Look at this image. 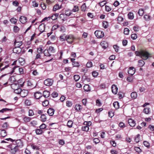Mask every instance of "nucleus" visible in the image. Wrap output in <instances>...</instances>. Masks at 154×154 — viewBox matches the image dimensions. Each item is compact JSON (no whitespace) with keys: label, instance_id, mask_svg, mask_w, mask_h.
<instances>
[{"label":"nucleus","instance_id":"f257e3e1","mask_svg":"<svg viewBox=\"0 0 154 154\" xmlns=\"http://www.w3.org/2000/svg\"><path fill=\"white\" fill-rule=\"evenodd\" d=\"M149 54L147 51H141L140 57L144 60H147L149 56Z\"/></svg>","mask_w":154,"mask_h":154},{"label":"nucleus","instance_id":"f03ea898","mask_svg":"<svg viewBox=\"0 0 154 154\" xmlns=\"http://www.w3.org/2000/svg\"><path fill=\"white\" fill-rule=\"evenodd\" d=\"M94 34L98 38H101L104 36V32L100 31H96L94 32Z\"/></svg>","mask_w":154,"mask_h":154},{"label":"nucleus","instance_id":"7ed1b4c3","mask_svg":"<svg viewBox=\"0 0 154 154\" xmlns=\"http://www.w3.org/2000/svg\"><path fill=\"white\" fill-rule=\"evenodd\" d=\"M75 39V38L73 35H69L67 36L66 41L68 43L71 44L73 42V41Z\"/></svg>","mask_w":154,"mask_h":154},{"label":"nucleus","instance_id":"20e7f679","mask_svg":"<svg viewBox=\"0 0 154 154\" xmlns=\"http://www.w3.org/2000/svg\"><path fill=\"white\" fill-rule=\"evenodd\" d=\"M53 83V80L51 79H48L44 82L45 85L46 86H50L52 85Z\"/></svg>","mask_w":154,"mask_h":154},{"label":"nucleus","instance_id":"39448f33","mask_svg":"<svg viewBox=\"0 0 154 154\" xmlns=\"http://www.w3.org/2000/svg\"><path fill=\"white\" fill-rule=\"evenodd\" d=\"M11 152L13 154L15 153L18 149V148L16 146H11Z\"/></svg>","mask_w":154,"mask_h":154},{"label":"nucleus","instance_id":"423d86ee","mask_svg":"<svg viewBox=\"0 0 154 154\" xmlns=\"http://www.w3.org/2000/svg\"><path fill=\"white\" fill-rule=\"evenodd\" d=\"M28 93V91L27 90H21L20 95L21 97H25L27 95Z\"/></svg>","mask_w":154,"mask_h":154},{"label":"nucleus","instance_id":"0eeeda50","mask_svg":"<svg viewBox=\"0 0 154 154\" xmlns=\"http://www.w3.org/2000/svg\"><path fill=\"white\" fill-rule=\"evenodd\" d=\"M35 97L38 99L42 97V94L39 91H37L34 93Z\"/></svg>","mask_w":154,"mask_h":154},{"label":"nucleus","instance_id":"6e6552de","mask_svg":"<svg viewBox=\"0 0 154 154\" xmlns=\"http://www.w3.org/2000/svg\"><path fill=\"white\" fill-rule=\"evenodd\" d=\"M16 146L21 148L23 146V142L20 140H17L16 141Z\"/></svg>","mask_w":154,"mask_h":154},{"label":"nucleus","instance_id":"1a4fd4ad","mask_svg":"<svg viewBox=\"0 0 154 154\" xmlns=\"http://www.w3.org/2000/svg\"><path fill=\"white\" fill-rule=\"evenodd\" d=\"M111 88L112 92L115 94H116L117 93L118 90V88L116 86L114 85H112Z\"/></svg>","mask_w":154,"mask_h":154},{"label":"nucleus","instance_id":"9d476101","mask_svg":"<svg viewBox=\"0 0 154 154\" xmlns=\"http://www.w3.org/2000/svg\"><path fill=\"white\" fill-rule=\"evenodd\" d=\"M128 122L129 125L131 127H134L135 125V122L132 119H129L128 120Z\"/></svg>","mask_w":154,"mask_h":154},{"label":"nucleus","instance_id":"9b49d317","mask_svg":"<svg viewBox=\"0 0 154 154\" xmlns=\"http://www.w3.org/2000/svg\"><path fill=\"white\" fill-rule=\"evenodd\" d=\"M135 68H129V69L128 70V74L132 75H133L135 71Z\"/></svg>","mask_w":154,"mask_h":154},{"label":"nucleus","instance_id":"f8f14e48","mask_svg":"<svg viewBox=\"0 0 154 154\" xmlns=\"http://www.w3.org/2000/svg\"><path fill=\"white\" fill-rule=\"evenodd\" d=\"M54 109L52 108L49 109L47 112V113L50 116H52L54 114Z\"/></svg>","mask_w":154,"mask_h":154},{"label":"nucleus","instance_id":"ddd939ff","mask_svg":"<svg viewBox=\"0 0 154 154\" xmlns=\"http://www.w3.org/2000/svg\"><path fill=\"white\" fill-rule=\"evenodd\" d=\"M27 18L24 16H21L20 18V21L23 24L26 22Z\"/></svg>","mask_w":154,"mask_h":154},{"label":"nucleus","instance_id":"4468645a","mask_svg":"<svg viewBox=\"0 0 154 154\" xmlns=\"http://www.w3.org/2000/svg\"><path fill=\"white\" fill-rule=\"evenodd\" d=\"M21 51V49L20 47H15L13 50L14 53L16 54L19 53Z\"/></svg>","mask_w":154,"mask_h":154},{"label":"nucleus","instance_id":"2eb2a0df","mask_svg":"<svg viewBox=\"0 0 154 154\" xmlns=\"http://www.w3.org/2000/svg\"><path fill=\"white\" fill-rule=\"evenodd\" d=\"M100 45L102 46V48L104 49H106L108 46V44L107 43L106 41H103L102 42Z\"/></svg>","mask_w":154,"mask_h":154},{"label":"nucleus","instance_id":"dca6fc26","mask_svg":"<svg viewBox=\"0 0 154 154\" xmlns=\"http://www.w3.org/2000/svg\"><path fill=\"white\" fill-rule=\"evenodd\" d=\"M40 120L42 122L46 121L47 120V117L46 115L42 114L40 117Z\"/></svg>","mask_w":154,"mask_h":154},{"label":"nucleus","instance_id":"f3484780","mask_svg":"<svg viewBox=\"0 0 154 154\" xmlns=\"http://www.w3.org/2000/svg\"><path fill=\"white\" fill-rule=\"evenodd\" d=\"M11 87L14 90V91L16 89H17V88H18L19 87V84L14 83L11 84Z\"/></svg>","mask_w":154,"mask_h":154},{"label":"nucleus","instance_id":"a211bd4d","mask_svg":"<svg viewBox=\"0 0 154 154\" xmlns=\"http://www.w3.org/2000/svg\"><path fill=\"white\" fill-rule=\"evenodd\" d=\"M23 43L22 42H16L15 41L14 42L15 47H20L23 44Z\"/></svg>","mask_w":154,"mask_h":154},{"label":"nucleus","instance_id":"6ab92c4d","mask_svg":"<svg viewBox=\"0 0 154 154\" xmlns=\"http://www.w3.org/2000/svg\"><path fill=\"white\" fill-rule=\"evenodd\" d=\"M43 95L45 97H48L49 96V92L47 91H45L43 92Z\"/></svg>","mask_w":154,"mask_h":154},{"label":"nucleus","instance_id":"aec40b11","mask_svg":"<svg viewBox=\"0 0 154 154\" xmlns=\"http://www.w3.org/2000/svg\"><path fill=\"white\" fill-rule=\"evenodd\" d=\"M0 135L2 137H5L7 135L5 129L2 130L0 133Z\"/></svg>","mask_w":154,"mask_h":154},{"label":"nucleus","instance_id":"412c9836","mask_svg":"<svg viewBox=\"0 0 154 154\" xmlns=\"http://www.w3.org/2000/svg\"><path fill=\"white\" fill-rule=\"evenodd\" d=\"M67 36L66 35H65L64 34H62L60 36V40L62 41H65L66 39V40Z\"/></svg>","mask_w":154,"mask_h":154},{"label":"nucleus","instance_id":"4be33fe9","mask_svg":"<svg viewBox=\"0 0 154 154\" xmlns=\"http://www.w3.org/2000/svg\"><path fill=\"white\" fill-rule=\"evenodd\" d=\"M84 89L85 91L87 92L91 90L90 87L88 85H86L84 86Z\"/></svg>","mask_w":154,"mask_h":154},{"label":"nucleus","instance_id":"5701e85b","mask_svg":"<svg viewBox=\"0 0 154 154\" xmlns=\"http://www.w3.org/2000/svg\"><path fill=\"white\" fill-rule=\"evenodd\" d=\"M131 96L132 98L135 99L137 97V94L135 92H132L131 94Z\"/></svg>","mask_w":154,"mask_h":154},{"label":"nucleus","instance_id":"b1692460","mask_svg":"<svg viewBox=\"0 0 154 154\" xmlns=\"http://www.w3.org/2000/svg\"><path fill=\"white\" fill-rule=\"evenodd\" d=\"M144 64L145 63L143 60H140L138 61V66L139 67H142Z\"/></svg>","mask_w":154,"mask_h":154},{"label":"nucleus","instance_id":"393cba45","mask_svg":"<svg viewBox=\"0 0 154 154\" xmlns=\"http://www.w3.org/2000/svg\"><path fill=\"white\" fill-rule=\"evenodd\" d=\"M38 29H39L41 33L43 32L45 30V26L41 24L38 27Z\"/></svg>","mask_w":154,"mask_h":154},{"label":"nucleus","instance_id":"a878e982","mask_svg":"<svg viewBox=\"0 0 154 154\" xmlns=\"http://www.w3.org/2000/svg\"><path fill=\"white\" fill-rule=\"evenodd\" d=\"M61 8V6H60L58 4H56L55 5L53 8V11H56L57 10Z\"/></svg>","mask_w":154,"mask_h":154},{"label":"nucleus","instance_id":"bb28decb","mask_svg":"<svg viewBox=\"0 0 154 154\" xmlns=\"http://www.w3.org/2000/svg\"><path fill=\"white\" fill-rule=\"evenodd\" d=\"M31 120V118L28 116H26L23 118V120L26 123L29 122Z\"/></svg>","mask_w":154,"mask_h":154},{"label":"nucleus","instance_id":"cd10ccee","mask_svg":"<svg viewBox=\"0 0 154 154\" xmlns=\"http://www.w3.org/2000/svg\"><path fill=\"white\" fill-rule=\"evenodd\" d=\"M73 124V122L72 121H68L67 122V125L69 128H72Z\"/></svg>","mask_w":154,"mask_h":154},{"label":"nucleus","instance_id":"c85d7f7f","mask_svg":"<svg viewBox=\"0 0 154 154\" xmlns=\"http://www.w3.org/2000/svg\"><path fill=\"white\" fill-rule=\"evenodd\" d=\"M82 108V106L80 104H76L75 107V109L77 111H79Z\"/></svg>","mask_w":154,"mask_h":154},{"label":"nucleus","instance_id":"c756f323","mask_svg":"<svg viewBox=\"0 0 154 154\" xmlns=\"http://www.w3.org/2000/svg\"><path fill=\"white\" fill-rule=\"evenodd\" d=\"M140 134H137L134 138V141L136 143H138L140 141Z\"/></svg>","mask_w":154,"mask_h":154},{"label":"nucleus","instance_id":"7c9ffc66","mask_svg":"<svg viewBox=\"0 0 154 154\" xmlns=\"http://www.w3.org/2000/svg\"><path fill=\"white\" fill-rule=\"evenodd\" d=\"M35 132L37 134H41L43 132V131L41 129H37L35 130Z\"/></svg>","mask_w":154,"mask_h":154},{"label":"nucleus","instance_id":"2f4dec72","mask_svg":"<svg viewBox=\"0 0 154 154\" xmlns=\"http://www.w3.org/2000/svg\"><path fill=\"white\" fill-rule=\"evenodd\" d=\"M89 128L88 126H82V129L83 131H88L89 130Z\"/></svg>","mask_w":154,"mask_h":154},{"label":"nucleus","instance_id":"473e14b6","mask_svg":"<svg viewBox=\"0 0 154 154\" xmlns=\"http://www.w3.org/2000/svg\"><path fill=\"white\" fill-rule=\"evenodd\" d=\"M31 147L33 149H35L36 150H38L39 149V148L38 146L35 145L34 144H32L31 145Z\"/></svg>","mask_w":154,"mask_h":154},{"label":"nucleus","instance_id":"72a5a7b5","mask_svg":"<svg viewBox=\"0 0 154 154\" xmlns=\"http://www.w3.org/2000/svg\"><path fill=\"white\" fill-rule=\"evenodd\" d=\"M9 127V125L7 122L4 123L2 125V127L4 129H6L8 128Z\"/></svg>","mask_w":154,"mask_h":154},{"label":"nucleus","instance_id":"f704fd0d","mask_svg":"<svg viewBox=\"0 0 154 154\" xmlns=\"http://www.w3.org/2000/svg\"><path fill=\"white\" fill-rule=\"evenodd\" d=\"M128 18L129 19L132 20L134 18V14L133 13L130 12L128 14Z\"/></svg>","mask_w":154,"mask_h":154},{"label":"nucleus","instance_id":"c9c22d12","mask_svg":"<svg viewBox=\"0 0 154 154\" xmlns=\"http://www.w3.org/2000/svg\"><path fill=\"white\" fill-rule=\"evenodd\" d=\"M21 91V89L20 88H17V89H16L14 91L15 93L18 94H20Z\"/></svg>","mask_w":154,"mask_h":154},{"label":"nucleus","instance_id":"e433bc0d","mask_svg":"<svg viewBox=\"0 0 154 154\" xmlns=\"http://www.w3.org/2000/svg\"><path fill=\"white\" fill-rule=\"evenodd\" d=\"M113 105L116 109H117L119 108V103L118 102H114L113 103Z\"/></svg>","mask_w":154,"mask_h":154},{"label":"nucleus","instance_id":"4c0bfd02","mask_svg":"<svg viewBox=\"0 0 154 154\" xmlns=\"http://www.w3.org/2000/svg\"><path fill=\"white\" fill-rule=\"evenodd\" d=\"M44 54L45 56H49L51 54L49 53V51L48 50H45L44 51Z\"/></svg>","mask_w":154,"mask_h":154},{"label":"nucleus","instance_id":"58836bf2","mask_svg":"<svg viewBox=\"0 0 154 154\" xmlns=\"http://www.w3.org/2000/svg\"><path fill=\"white\" fill-rule=\"evenodd\" d=\"M28 115L29 116H32L34 115V113L32 109H29V110L28 112Z\"/></svg>","mask_w":154,"mask_h":154},{"label":"nucleus","instance_id":"ea45409f","mask_svg":"<svg viewBox=\"0 0 154 154\" xmlns=\"http://www.w3.org/2000/svg\"><path fill=\"white\" fill-rule=\"evenodd\" d=\"M134 149L136 151L139 153L141 152L142 151L141 150L139 147H135Z\"/></svg>","mask_w":154,"mask_h":154},{"label":"nucleus","instance_id":"a19ab883","mask_svg":"<svg viewBox=\"0 0 154 154\" xmlns=\"http://www.w3.org/2000/svg\"><path fill=\"white\" fill-rule=\"evenodd\" d=\"M48 51H51V53H54L55 52V50L54 48L52 46H50L49 48Z\"/></svg>","mask_w":154,"mask_h":154},{"label":"nucleus","instance_id":"79ce46f5","mask_svg":"<svg viewBox=\"0 0 154 154\" xmlns=\"http://www.w3.org/2000/svg\"><path fill=\"white\" fill-rule=\"evenodd\" d=\"M138 13L140 16H142L144 13L143 10V9H140L138 11Z\"/></svg>","mask_w":154,"mask_h":154},{"label":"nucleus","instance_id":"37998d69","mask_svg":"<svg viewBox=\"0 0 154 154\" xmlns=\"http://www.w3.org/2000/svg\"><path fill=\"white\" fill-rule=\"evenodd\" d=\"M12 109H9L8 108H3L0 110V112L3 113L7 111L8 110H11Z\"/></svg>","mask_w":154,"mask_h":154},{"label":"nucleus","instance_id":"c03bdc74","mask_svg":"<svg viewBox=\"0 0 154 154\" xmlns=\"http://www.w3.org/2000/svg\"><path fill=\"white\" fill-rule=\"evenodd\" d=\"M86 67H91L93 66L92 63L91 62H88L86 65Z\"/></svg>","mask_w":154,"mask_h":154},{"label":"nucleus","instance_id":"a18cd8bd","mask_svg":"<svg viewBox=\"0 0 154 154\" xmlns=\"http://www.w3.org/2000/svg\"><path fill=\"white\" fill-rule=\"evenodd\" d=\"M129 30L128 28H125L124 29V33L125 34L128 35L129 34Z\"/></svg>","mask_w":154,"mask_h":154},{"label":"nucleus","instance_id":"49530a36","mask_svg":"<svg viewBox=\"0 0 154 154\" xmlns=\"http://www.w3.org/2000/svg\"><path fill=\"white\" fill-rule=\"evenodd\" d=\"M143 17L144 19L147 21H149L150 20V17L148 15H144Z\"/></svg>","mask_w":154,"mask_h":154},{"label":"nucleus","instance_id":"de8ad7c7","mask_svg":"<svg viewBox=\"0 0 154 154\" xmlns=\"http://www.w3.org/2000/svg\"><path fill=\"white\" fill-rule=\"evenodd\" d=\"M72 64L74 67H79L80 66L79 63L77 62H73Z\"/></svg>","mask_w":154,"mask_h":154},{"label":"nucleus","instance_id":"09e8293b","mask_svg":"<svg viewBox=\"0 0 154 154\" xmlns=\"http://www.w3.org/2000/svg\"><path fill=\"white\" fill-rule=\"evenodd\" d=\"M103 26L105 28H107L108 27V22L106 21L103 22Z\"/></svg>","mask_w":154,"mask_h":154},{"label":"nucleus","instance_id":"8fccbe9b","mask_svg":"<svg viewBox=\"0 0 154 154\" xmlns=\"http://www.w3.org/2000/svg\"><path fill=\"white\" fill-rule=\"evenodd\" d=\"M80 78V76L78 75H75L74 76V78L76 82L78 81Z\"/></svg>","mask_w":154,"mask_h":154},{"label":"nucleus","instance_id":"3c124183","mask_svg":"<svg viewBox=\"0 0 154 154\" xmlns=\"http://www.w3.org/2000/svg\"><path fill=\"white\" fill-rule=\"evenodd\" d=\"M131 38L133 40L136 39L137 38V35L136 34H132L131 35Z\"/></svg>","mask_w":154,"mask_h":154},{"label":"nucleus","instance_id":"603ef678","mask_svg":"<svg viewBox=\"0 0 154 154\" xmlns=\"http://www.w3.org/2000/svg\"><path fill=\"white\" fill-rule=\"evenodd\" d=\"M42 104L44 106H46L48 104V101L47 100H46L43 102Z\"/></svg>","mask_w":154,"mask_h":154},{"label":"nucleus","instance_id":"864d4df0","mask_svg":"<svg viewBox=\"0 0 154 154\" xmlns=\"http://www.w3.org/2000/svg\"><path fill=\"white\" fill-rule=\"evenodd\" d=\"M106 3V1H103L99 3V5L101 6H104Z\"/></svg>","mask_w":154,"mask_h":154},{"label":"nucleus","instance_id":"5fc2aeb1","mask_svg":"<svg viewBox=\"0 0 154 154\" xmlns=\"http://www.w3.org/2000/svg\"><path fill=\"white\" fill-rule=\"evenodd\" d=\"M25 103L27 106H30L31 104V102L28 100H26L25 102Z\"/></svg>","mask_w":154,"mask_h":154},{"label":"nucleus","instance_id":"6e6d98bb","mask_svg":"<svg viewBox=\"0 0 154 154\" xmlns=\"http://www.w3.org/2000/svg\"><path fill=\"white\" fill-rule=\"evenodd\" d=\"M65 14L66 16H69L72 14V12L71 11L68 10L65 12Z\"/></svg>","mask_w":154,"mask_h":154},{"label":"nucleus","instance_id":"4d7b16f0","mask_svg":"<svg viewBox=\"0 0 154 154\" xmlns=\"http://www.w3.org/2000/svg\"><path fill=\"white\" fill-rule=\"evenodd\" d=\"M27 85L28 86L32 87L33 88L35 87L34 85H33V84L29 81H28L27 82Z\"/></svg>","mask_w":154,"mask_h":154},{"label":"nucleus","instance_id":"13d9d810","mask_svg":"<svg viewBox=\"0 0 154 154\" xmlns=\"http://www.w3.org/2000/svg\"><path fill=\"white\" fill-rule=\"evenodd\" d=\"M58 95V93L56 92H54L52 94V97L53 98H55L57 97Z\"/></svg>","mask_w":154,"mask_h":154},{"label":"nucleus","instance_id":"bf43d9fd","mask_svg":"<svg viewBox=\"0 0 154 154\" xmlns=\"http://www.w3.org/2000/svg\"><path fill=\"white\" fill-rule=\"evenodd\" d=\"M59 27V26L58 25H54L53 27H52V28L51 29V30L53 31L57 29L58 27Z\"/></svg>","mask_w":154,"mask_h":154},{"label":"nucleus","instance_id":"052dcab7","mask_svg":"<svg viewBox=\"0 0 154 154\" xmlns=\"http://www.w3.org/2000/svg\"><path fill=\"white\" fill-rule=\"evenodd\" d=\"M66 105L67 106L71 107L72 106V103L71 102L68 100L66 102Z\"/></svg>","mask_w":154,"mask_h":154},{"label":"nucleus","instance_id":"680f3d73","mask_svg":"<svg viewBox=\"0 0 154 154\" xmlns=\"http://www.w3.org/2000/svg\"><path fill=\"white\" fill-rule=\"evenodd\" d=\"M143 112L146 114H148L149 112V108H145L143 110Z\"/></svg>","mask_w":154,"mask_h":154},{"label":"nucleus","instance_id":"e2e57ef3","mask_svg":"<svg viewBox=\"0 0 154 154\" xmlns=\"http://www.w3.org/2000/svg\"><path fill=\"white\" fill-rule=\"evenodd\" d=\"M79 10L78 7L75 6L74 7V8L72 9L73 11L76 12L78 11Z\"/></svg>","mask_w":154,"mask_h":154},{"label":"nucleus","instance_id":"0e129e2a","mask_svg":"<svg viewBox=\"0 0 154 154\" xmlns=\"http://www.w3.org/2000/svg\"><path fill=\"white\" fill-rule=\"evenodd\" d=\"M143 144L145 146L147 147H149V143L146 141H144Z\"/></svg>","mask_w":154,"mask_h":154},{"label":"nucleus","instance_id":"69168bd1","mask_svg":"<svg viewBox=\"0 0 154 154\" xmlns=\"http://www.w3.org/2000/svg\"><path fill=\"white\" fill-rule=\"evenodd\" d=\"M92 74L94 77H96L98 75V73L97 72L94 71L92 72Z\"/></svg>","mask_w":154,"mask_h":154},{"label":"nucleus","instance_id":"338daca9","mask_svg":"<svg viewBox=\"0 0 154 154\" xmlns=\"http://www.w3.org/2000/svg\"><path fill=\"white\" fill-rule=\"evenodd\" d=\"M93 141L95 144H97L100 142V140L97 138H95L93 139Z\"/></svg>","mask_w":154,"mask_h":154},{"label":"nucleus","instance_id":"774afa93","mask_svg":"<svg viewBox=\"0 0 154 154\" xmlns=\"http://www.w3.org/2000/svg\"><path fill=\"white\" fill-rule=\"evenodd\" d=\"M110 143L112 146L113 147H115L116 146V143L114 140H111Z\"/></svg>","mask_w":154,"mask_h":154}]
</instances>
